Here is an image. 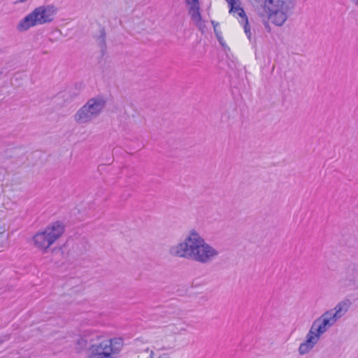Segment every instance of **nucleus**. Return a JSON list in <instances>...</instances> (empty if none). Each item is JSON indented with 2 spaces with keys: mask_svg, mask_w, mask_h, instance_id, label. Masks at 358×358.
Segmentation results:
<instances>
[{
  "mask_svg": "<svg viewBox=\"0 0 358 358\" xmlns=\"http://www.w3.org/2000/svg\"><path fill=\"white\" fill-rule=\"evenodd\" d=\"M170 253L203 264L210 263L219 255V252L207 243L195 229L190 230L182 242L173 246Z\"/></svg>",
  "mask_w": 358,
  "mask_h": 358,
  "instance_id": "1",
  "label": "nucleus"
},
{
  "mask_svg": "<svg viewBox=\"0 0 358 358\" xmlns=\"http://www.w3.org/2000/svg\"><path fill=\"white\" fill-rule=\"evenodd\" d=\"M336 318L329 310L324 312L320 317L316 319L312 324V326L306 335V341L301 343L299 348V353L305 355L311 350L318 342L322 334L332 327L336 322Z\"/></svg>",
  "mask_w": 358,
  "mask_h": 358,
  "instance_id": "2",
  "label": "nucleus"
},
{
  "mask_svg": "<svg viewBox=\"0 0 358 358\" xmlns=\"http://www.w3.org/2000/svg\"><path fill=\"white\" fill-rule=\"evenodd\" d=\"M93 338L84 358H115L120 352V348L114 345L120 344V339L106 338L98 333H93Z\"/></svg>",
  "mask_w": 358,
  "mask_h": 358,
  "instance_id": "3",
  "label": "nucleus"
},
{
  "mask_svg": "<svg viewBox=\"0 0 358 358\" xmlns=\"http://www.w3.org/2000/svg\"><path fill=\"white\" fill-rule=\"evenodd\" d=\"M56 13L57 8L54 5L38 6L19 22L17 29L19 31H25L38 24L50 23L54 20Z\"/></svg>",
  "mask_w": 358,
  "mask_h": 358,
  "instance_id": "4",
  "label": "nucleus"
},
{
  "mask_svg": "<svg viewBox=\"0 0 358 358\" xmlns=\"http://www.w3.org/2000/svg\"><path fill=\"white\" fill-rule=\"evenodd\" d=\"M107 101L101 95L90 99L75 113L74 120L78 124H87L96 118L103 112L106 106Z\"/></svg>",
  "mask_w": 358,
  "mask_h": 358,
  "instance_id": "5",
  "label": "nucleus"
},
{
  "mask_svg": "<svg viewBox=\"0 0 358 358\" xmlns=\"http://www.w3.org/2000/svg\"><path fill=\"white\" fill-rule=\"evenodd\" d=\"M64 224L60 221H56L49 224L42 231L37 232L33 236L34 245L40 250H46L64 234Z\"/></svg>",
  "mask_w": 358,
  "mask_h": 358,
  "instance_id": "6",
  "label": "nucleus"
},
{
  "mask_svg": "<svg viewBox=\"0 0 358 358\" xmlns=\"http://www.w3.org/2000/svg\"><path fill=\"white\" fill-rule=\"evenodd\" d=\"M339 284L343 288L358 289V264H351L346 268Z\"/></svg>",
  "mask_w": 358,
  "mask_h": 358,
  "instance_id": "7",
  "label": "nucleus"
},
{
  "mask_svg": "<svg viewBox=\"0 0 358 358\" xmlns=\"http://www.w3.org/2000/svg\"><path fill=\"white\" fill-rule=\"evenodd\" d=\"M265 11L266 15L276 26H282L288 17V13L290 10L278 9V8L265 6L261 7Z\"/></svg>",
  "mask_w": 358,
  "mask_h": 358,
  "instance_id": "8",
  "label": "nucleus"
},
{
  "mask_svg": "<svg viewBox=\"0 0 358 358\" xmlns=\"http://www.w3.org/2000/svg\"><path fill=\"white\" fill-rule=\"evenodd\" d=\"M351 305V301L349 299H345L340 301L334 309L329 310V311L332 313V315L338 320L348 312Z\"/></svg>",
  "mask_w": 358,
  "mask_h": 358,
  "instance_id": "9",
  "label": "nucleus"
},
{
  "mask_svg": "<svg viewBox=\"0 0 358 358\" xmlns=\"http://www.w3.org/2000/svg\"><path fill=\"white\" fill-rule=\"evenodd\" d=\"M296 0H265L264 5L270 6L278 9L292 10L295 6Z\"/></svg>",
  "mask_w": 358,
  "mask_h": 358,
  "instance_id": "10",
  "label": "nucleus"
},
{
  "mask_svg": "<svg viewBox=\"0 0 358 358\" xmlns=\"http://www.w3.org/2000/svg\"><path fill=\"white\" fill-rule=\"evenodd\" d=\"M98 45L100 48L101 56H104L107 50L106 33L105 28L101 27L99 30V35L96 37Z\"/></svg>",
  "mask_w": 358,
  "mask_h": 358,
  "instance_id": "11",
  "label": "nucleus"
},
{
  "mask_svg": "<svg viewBox=\"0 0 358 358\" xmlns=\"http://www.w3.org/2000/svg\"><path fill=\"white\" fill-rule=\"evenodd\" d=\"M228 3L230 6L229 12L234 13H237V15L241 17V20L240 21L241 24H243V23L246 22V20H248V17L245 14V10H243V8H241L238 6H234L235 0H229V1H228Z\"/></svg>",
  "mask_w": 358,
  "mask_h": 358,
  "instance_id": "12",
  "label": "nucleus"
},
{
  "mask_svg": "<svg viewBox=\"0 0 358 358\" xmlns=\"http://www.w3.org/2000/svg\"><path fill=\"white\" fill-rule=\"evenodd\" d=\"M93 338V334H90L89 335H84L83 336L80 337L79 339H78L76 342V349L78 352H81L84 350L85 349L87 350V345H90V341Z\"/></svg>",
  "mask_w": 358,
  "mask_h": 358,
  "instance_id": "13",
  "label": "nucleus"
},
{
  "mask_svg": "<svg viewBox=\"0 0 358 358\" xmlns=\"http://www.w3.org/2000/svg\"><path fill=\"white\" fill-rule=\"evenodd\" d=\"M189 14L191 15L192 20L195 23L199 22L201 20H202L199 8L193 10H189Z\"/></svg>",
  "mask_w": 358,
  "mask_h": 358,
  "instance_id": "14",
  "label": "nucleus"
},
{
  "mask_svg": "<svg viewBox=\"0 0 358 358\" xmlns=\"http://www.w3.org/2000/svg\"><path fill=\"white\" fill-rule=\"evenodd\" d=\"M187 4H188L190 7L189 10H193L199 8V0H185Z\"/></svg>",
  "mask_w": 358,
  "mask_h": 358,
  "instance_id": "15",
  "label": "nucleus"
},
{
  "mask_svg": "<svg viewBox=\"0 0 358 358\" xmlns=\"http://www.w3.org/2000/svg\"><path fill=\"white\" fill-rule=\"evenodd\" d=\"M214 32H215V36H216L217 41H219V43H220V45L224 46V43L223 42V38L221 36V32L217 30V29L215 27V26H214Z\"/></svg>",
  "mask_w": 358,
  "mask_h": 358,
  "instance_id": "16",
  "label": "nucleus"
},
{
  "mask_svg": "<svg viewBox=\"0 0 358 358\" xmlns=\"http://www.w3.org/2000/svg\"><path fill=\"white\" fill-rule=\"evenodd\" d=\"M242 24L243 25L245 33L246 34L248 38L250 40L251 31H250V28L249 26L248 20H246V22H245Z\"/></svg>",
  "mask_w": 358,
  "mask_h": 358,
  "instance_id": "17",
  "label": "nucleus"
},
{
  "mask_svg": "<svg viewBox=\"0 0 358 358\" xmlns=\"http://www.w3.org/2000/svg\"><path fill=\"white\" fill-rule=\"evenodd\" d=\"M196 26L199 27V29L201 31L202 33L205 31L206 25L204 22L201 20L199 22L196 23Z\"/></svg>",
  "mask_w": 358,
  "mask_h": 358,
  "instance_id": "18",
  "label": "nucleus"
},
{
  "mask_svg": "<svg viewBox=\"0 0 358 358\" xmlns=\"http://www.w3.org/2000/svg\"><path fill=\"white\" fill-rule=\"evenodd\" d=\"M350 1L356 7L358 8V0H350Z\"/></svg>",
  "mask_w": 358,
  "mask_h": 358,
  "instance_id": "19",
  "label": "nucleus"
},
{
  "mask_svg": "<svg viewBox=\"0 0 358 358\" xmlns=\"http://www.w3.org/2000/svg\"><path fill=\"white\" fill-rule=\"evenodd\" d=\"M211 23L213 25V27L215 26L216 28H217V26L219 24L217 22H215L213 20L211 21Z\"/></svg>",
  "mask_w": 358,
  "mask_h": 358,
  "instance_id": "20",
  "label": "nucleus"
},
{
  "mask_svg": "<svg viewBox=\"0 0 358 358\" xmlns=\"http://www.w3.org/2000/svg\"><path fill=\"white\" fill-rule=\"evenodd\" d=\"M27 0H18L15 2V3H24V2H26Z\"/></svg>",
  "mask_w": 358,
  "mask_h": 358,
  "instance_id": "21",
  "label": "nucleus"
},
{
  "mask_svg": "<svg viewBox=\"0 0 358 358\" xmlns=\"http://www.w3.org/2000/svg\"><path fill=\"white\" fill-rule=\"evenodd\" d=\"M4 338H5V340H8V338H9L8 336H5Z\"/></svg>",
  "mask_w": 358,
  "mask_h": 358,
  "instance_id": "22",
  "label": "nucleus"
},
{
  "mask_svg": "<svg viewBox=\"0 0 358 358\" xmlns=\"http://www.w3.org/2000/svg\"><path fill=\"white\" fill-rule=\"evenodd\" d=\"M259 15H260L262 17H264V15H265L264 14H263V13H259Z\"/></svg>",
  "mask_w": 358,
  "mask_h": 358,
  "instance_id": "23",
  "label": "nucleus"
},
{
  "mask_svg": "<svg viewBox=\"0 0 358 358\" xmlns=\"http://www.w3.org/2000/svg\"><path fill=\"white\" fill-rule=\"evenodd\" d=\"M3 341V340H0V343H1Z\"/></svg>",
  "mask_w": 358,
  "mask_h": 358,
  "instance_id": "24",
  "label": "nucleus"
},
{
  "mask_svg": "<svg viewBox=\"0 0 358 358\" xmlns=\"http://www.w3.org/2000/svg\"><path fill=\"white\" fill-rule=\"evenodd\" d=\"M158 358H162V357H158Z\"/></svg>",
  "mask_w": 358,
  "mask_h": 358,
  "instance_id": "25",
  "label": "nucleus"
}]
</instances>
